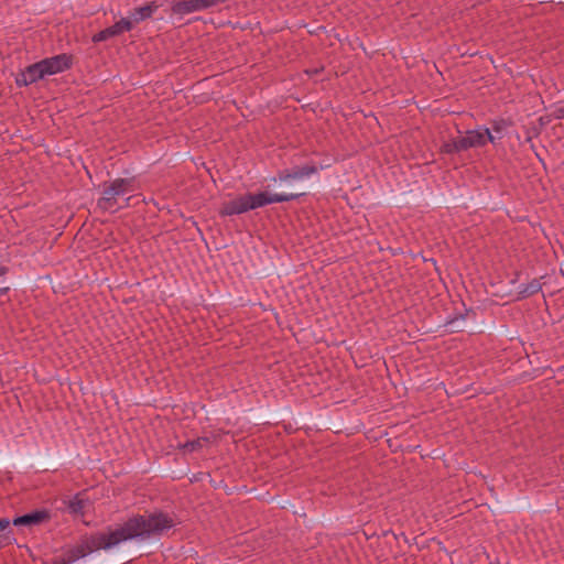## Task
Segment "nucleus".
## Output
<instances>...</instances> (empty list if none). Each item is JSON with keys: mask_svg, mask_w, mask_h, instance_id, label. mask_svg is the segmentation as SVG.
Masks as SVG:
<instances>
[{"mask_svg": "<svg viewBox=\"0 0 564 564\" xmlns=\"http://www.w3.org/2000/svg\"><path fill=\"white\" fill-rule=\"evenodd\" d=\"M176 525L174 517L163 510L147 514L135 513L122 523L104 530L84 533L77 543L64 549L61 556L53 557L51 564H73L98 551H109L127 541H147L161 536Z\"/></svg>", "mask_w": 564, "mask_h": 564, "instance_id": "1", "label": "nucleus"}, {"mask_svg": "<svg viewBox=\"0 0 564 564\" xmlns=\"http://www.w3.org/2000/svg\"><path fill=\"white\" fill-rule=\"evenodd\" d=\"M482 141L484 139L480 137L479 129L467 130L465 135H458L457 138L443 141L440 147V152L448 155L462 153L473 148H481Z\"/></svg>", "mask_w": 564, "mask_h": 564, "instance_id": "2", "label": "nucleus"}, {"mask_svg": "<svg viewBox=\"0 0 564 564\" xmlns=\"http://www.w3.org/2000/svg\"><path fill=\"white\" fill-rule=\"evenodd\" d=\"M318 167L315 163L311 162L302 166L295 165L291 169H283L278 171L276 176L272 178L273 182L286 183L294 180H302L303 177L316 174Z\"/></svg>", "mask_w": 564, "mask_h": 564, "instance_id": "3", "label": "nucleus"}, {"mask_svg": "<svg viewBox=\"0 0 564 564\" xmlns=\"http://www.w3.org/2000/svg\"><path fill=\"white\" fill-rule=\"evenodd\" d=\"M41 63L46 76L55 75L70 69L74 64V56L72 54L62 53L52 57L43 58L41 59Z\"/></svg>", "mask_w": 564, "mask_h": 564, "instance_id": "4", "label": "nucleus"}, {"mask_svg": "<svg viewBox=\"0 0 564 564\" xmlns=\"http://www.w3.org/2000/svg\"><path fill=\"white\" fill-rule=\"evenodd\" d=\"M52 512L48 509H35L28 513L17 516L11 523L15 527H34L50 522Z\"/></svg>", "mask_w": 564, "mask_h": 564, "instance_id": "5", "label": "nucleus"}, {"mask_svg": "<svg viewBox=\"0 0 564 564\" xmlns=\"http://www.w3.org/2000/svg\"><path fill=\"white\" fill-rule=\"evenodd\" d=\"M306 193H269L267 191L264 192H258L253 193V197L256 199V205L258 208L264 207L270 204L274 203H285L299 199L303 196H305Z\"/></svg>", "mask_w": 564, "mask_h": 564, "instance_id": "6", "label": "nucleus"}, {"mask_svg": "<svg viewBox=\"0 0 564 564\" xmlns=\"http://www.w3.org/2000/svg\"><path fill=\"white\" fill-rule=\"evenodd\" d=\"M202 11L198 0H177L171 2V13L182 20L184 15Z\"/></svg>", "mask_w": 564, "mask_h": 564, "instance_id": "7", "label": "nucleus"}, {"mask_svg": "<svg viewBox=\"0 0 564 564\" xmlns=\"http://www.w3.org/2000/svg\"><path fill=\"white\" fill-rule=\"evenodd\" d=\"M102 196L97 200V207L102 212L116 213L119 208H116L117 205V196L113 191H110V185L108 182L102 184Z\"/></svg>", "mask_w": 564, "mask_h": 564, "instance_id": "8", "label": "nucleus"}, {"mask_svg": "<svg viewBox=\"0 0 564 564\" xmlns=\"http://www.w3.org/2000/svg\"><path fill=\"white\" fill-rule=\"evenodd\" d=\"M108 184L110 185V191H113L117 197L138 189L135 176L115 178Z\"/></svg>", "mask_w": 564, "mask_h": 564, "instance_id": "9", "label": "nucleus"}, {"mask_svg": "<svg viewBox=\"0 0 564 564\" xmlns=\"http://www.w3.org/2000/svg\"><path fill=\"white\" fill-rule=\"evenodd\" d=\"M159 8L160 4L156 1H150L142 7H138L131 10L130 18L133 19V22L138 24L144 20L150 19Z\"/></svg>", "mask_w": 564, "mask_h": 564, "instance_id": "10", "label": "nucleus"}, {"mask_svg": "<svg viewBox=\"0 0 564 564\" xmlns=\"http://www.w3.org/2000/svg\"><path fill=\"white\" fill-rule=\"evenodd\" d=\"M247 213L241 196H237L235 199L225 202L218 212L220 217L234 216Z\"/></svg>", "mask_w": 564, "mask_h": 564, "instance_id": "11", "label": "nucleus"}, {"mask_svg": "<svg viewBox=\"0 0 564 564\" xmlns=\"http://www.w3.org/2000/svg\"><path fill=\"white\" fill-rule=\"evenodd\" d=\"M544 278L545 275L541 276L540 279H533L529 283L521 284L519 286L517 300L521 301L538 294L543 288V283H541L540 280Z\"/></svg>", "mask_w": 564, "mask_h": 564, "instance_id": "12", "label": "nucleus"}, {"mask_svg": "<svg viewBox=\"0 0 564 564\" xmlns=\"http://www.w3.org/2000/svg\"><path fill=\"white\" fill-rule=\"evenodd\" d=\"M85 495V491L76 494L72 499H69L66 505L69 513L74 516H84L85 514V507L88 502V499L82 498V496Z\"/></svg>", "mask_w": 564, "mask_h": 564, "instance_id": "13", "label": "nucleus"}, {"mask_svg": "<svg viewBox=\"0 0 564 564\" xmlns=\"http://www.w3.org/2000/svg\"><path fill=\"white\" fill-rule=\"evenodd\" d=\"M10 524L11 521L8 518H0V550L15 541Z\"/></svg>", "mask_w": 564, "mask_h": 564, "instance_id": "14", "label": "nucleus"}, {"mask_svg": "<svg viewBox=\"0 0 564 564\" xmlns=\"http://www.w3.org/2000/svg\"><path fill=\"white\" fill-rule=\"evenodd\" d=\"M469 313L475 314L473 308H466L465 313H457L453 317H448L445 326L451 327V333L463 332L465 327L460 322H464Z\"/></svg>", "mask_w": 564, "mask_h": 564, "instance_id": "15", "label": "nucleus"}, {"mask_svg": "<svg viewBox=\"0 0 564 564\" xmlns=\"http://www.w3.org/2000/svg\"><path fill=\"white\" fill-rule=\"evenodd\" d=\"M41 65L42 63L40 61L29 65L25 68L28 78L30 79L29 82H31L32 84L39 82L40 79H43L46 76L44 67Z\"/></svg>", "mask_w": 564, "mask_h": 564, "instance_id": "16", "label": "nucleus"}, {"mask_svg": "<svg viewBox=\"0 0 564 564\" xmlns=\"http://www.w3.org/2000/svg\"><path fill=\"white\" fill-rule=\"evenodd\" d=\"M115 36H119L118 30L116 29V24L108 26V28L99 31L98 33L94 34L91 37V41L94 43H99V42L107 41Z\"/></svg>", "mask_w": 564, "mask_h": 564, "instance_id": "17", "label": "nucleus"}, {"mask_svg": "<svg viewBox=\"0 0 564 564\" xmlns=\"http://www.w3.org/2000/svg\"><path fill=\"white\" fill-rule=\"evenodd\" d=\"M491 130L497 134H502L508 128L513 127L514 122L511 118H498L490 121Z\"/></svg>", "mask_w": 564, "mask_h": 564, "instance_id": "18", "label": "nucleus"}, {"mask_svg": "<svg viewBox=\"0 0 564 564\" xmlns=\"http://www.w3.org/2000/svg\"><path fill=\"white\" fill-rule=\"evenodd\" d=\"M207 443H209L208 437H197L196 440L187 441L180 448L185 453H193L199 451Z\"/></svg>", "mask_w": 564, "mask_h": 564, "instance_id": "19", "label": "nucleus"}, {"mask_svg": "<svg viewBox=\"0 0 564 564\" xmlns=\"http://www.w3.org/2000/svg\"><path fill=\"white\" fill-rule=\"evenodd\" d=\"M116 24V29L118 30V33L119 35L122 34L123 32H129L133 29L134 26V22H133V19H131L130 17L129 18H122L121 20H119L118 22L115 23Z\"/></svg>", "mask_w": 564, "mask_h": 564, "instance_id": "20", "label": "nucleus"}, {"mask_svg": "<svg viewBox=\"0 0 564 564\" xmlns=\"http://www.w3.org/2000/svg\"><path fill=\"white\" fill-rule=\"evenodd\" d=\"M241 198H242V202L245 204V208H246V212H250V210H253V209H257V205H256V199L253 197V193H246L243 195H240Z\"/></svg>", "mask_w": 564, "mask_h": 564, "instance_id": "21", "label": "nucleus"}, {"mask_svg": "<svg viewBox=\"0 0 564 564\" xmlns=\"http://www.w3.org/2000/svg\"><path fill=\"white\" fill-rule=\"evenodd\" d=\"M480 137L484 139L481 143V148H484L488 142L496 144V137L492 134L491 129L482 128L480 130Z\"/></svg>", "mask_w": 564, "mask_h": 564, "instance_id": "22", "label": "nucleus"}, {"mask_svg": "<svg viewBox=\"0 0 564 564\" xmlns=\"http://www.w3.org/2000/svg\"><path fill=\"white\" fill-rule=\"evenodd\" d=\"M30 79L28 78V75H26V72L23 70L21 73H19L15 77V84L18 87H24V86H29L31 85L32 83L29 82Z\"/></svg>", "mask_w": 564, "mask_h": 564, "instance_id": "23", "label": "nucleus"}, {"mask_svg": "<svg viewBox=\"0 0 564 564\" xmlns=\"http://www.w3.org/2000/svg\"><path fill=\"white\" fill-rule=\"evenodd\" d=\"M552 116L555 118V119H564V106L562 107H557Z\"/></svg>", "mask_w": 564, "mask_h": 564, "instance_id": "24", "label": "nucleus"}, {"mask_svg": "<svg viewBox=\"0 0 564 564\" xmlns=\"http://www.w3.org/2000/svg\"><path fill=\"white\" fill-rule=\"evenodd\" d=\"M541 133V130L536 127H532L530 129L527 130V134H531V137L533 138H538Z\"/></svg>", "mask_w": 564, "mask_h": 564, "instance_id": "25", "label": "nucleus"}, {"mask_svg": "<svg viewBox=\"0 0 564 564\" xmlns=\"http://www.w3.org/2000/svg\"><path fill=\"white\" fill-rule=\"evenodd\" d=\"M521 274V271H514L513 278L510 280V283L516 284L520 280Z\"/></svg>", "mask_w": 564, "mask_h": 564, "instance_id": "26", "label": "nucleus"}, {"mask_svg": "<svg viewBox=\"0 0 564 564\" xmlns=\"http://www.w3.org/2000/svg\"><path fill=\"white\" fill-rule=\"evenodd\" d=\"M9 273V267L0 264V276H4Z\"/></svg>", "mask_w": 564, "mask_h": 564, "instance_id": "27", "label": "nucleus"}, {"mask_svg": "<svg viewBox=\"0 0 564 564\" xmlns=\"http://www.w3.org/2000/svg\"><path fill=\"white\" fill-rule=\"evenodd\" d=\"M332 166V163H326V161H323V163H321L317 167H318V171L319 170H324V169H328Z\"/></svg>", "mask_w": 564, "mask_h": 564, "instance_id": "28", "label": "nucleus"}, {"mask_svg": "<svg viewBox=\"0 0 564 564\" xmlns=\"http://www.w3.org/2000/svg\"><path fill=\"white\" fill-rule=\"evenodd\" d=\"M532 139L533 137H531V134H527V138H525V141L529 142L531 144V149L535 152V147L534 144L532 143Z\"/></svg>", "mask_w": 564, "mask_h": 564, "instance_id": "29", "label": "nucleus"}, {"mask_svg": "<svg viewBox=\"0 0 564 564\" xmlns=\"http://www.w3.org/2000/svg\"><path fill=\"white\" fill-rule=\"evenodd\" d=\"M10 291L9 286L0 288V295H7Z\"/></svg>", "mask_w": 564, "mask_h": 564, "instance_id": "30", "label": "nucleus"}, {"mask_svg": "<svg viewBox=\"0 0 564 564\" xmlns=\"http://www.w3.org/2000/svg\"><path fill=\"white\" fill-rule=\"evenodd\" d=\"M321 70H323V68H321V69L315 68L313 70H306V73L310 75H317Z\"/></svg>", "mask_w": 564, "mask_h": 564, "instance_id": "31", "label": "nucleus"}, {"mask_svg": "<svg viewBox=\"0 0 564 564\" xmlns=\"http://www.w3.org/2000/svg\"><path fill=\"white\" fill-rule=\"evenodd\" d=\"M535 156L538 158L539 162L542 163L543 166H545L544 160L540 156V154L538 152H535Z\"/></svg>", "mask_w": 564, "mask_h": 564, "instance_id": "32", "label": "nucleus"}, {"mask_svg": "<svg viewBox=\"0 0 564 564\" xmlns=\"http://www.w3.org/2000/svg\"><path fill=\"white\" fill-rule=\"evenodd\" d=\"M389 533L393 534V536L397 539V535L392 532V530L384 531L383 535H389Z\"/></svg>", "mask_w": 564, "mask_h": 564, "instance_id": "33", "label": "nucleus"}, {"mask_svg": "<svg viewBox=\"0 0 564 564\" xmlns=\"http://www.w3.org/2000/svg\"><path fill=\"white\" fill-rule=\"evenodd\" d=\"M131 198H132V197H128V198H126V200H124V202H126L124 207H128V206L130 205V199H131Z\"/></svg>", "mask_w": 564, "mask_h": 564, "instance_id": "34", "label": "nucleus"}, {"mask_svg": "<svg viewBox=\"0 0 564 564\" xmlns=\"http://www.w3.org/2000/svg\"><path fill=\"white\" fill-rule=\"evenodd\" d=\"M539 121H540V124H541V126H544L545 120H543V117H541V118L539 119Z\"/></svg>", "mask_w": 564, "mask_h": 564, "instance_id": "35", "label": "nucleus"}, {"mask_svg": "<svg viewBox=\"0 0 564 564\" xmlns=\"http://www.w3.org/2000/svg\"><path fill=\"white\" fill-rule=\"evenodd\" d=\"M44 564H51V563H44Z\"/></svg>", "mask_w": 564, "mask_h": 564, "instance_id": "36", "label": "nucleus"}]
</instances>
